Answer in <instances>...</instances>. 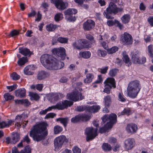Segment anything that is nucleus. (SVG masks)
<instances>
[{
	"instance_id": "0eeeda50",
	"label": "nucleus",
	"mask_w": 153,
	"mask_h": 153,
	"mask_svg": "<svg viewBox=\"0 0 153 153\" xmlns=\"http://www.w3.org/2000/svg\"><path fill=\"white\" fill-rule=\"evenodd\" d=\"M64 66V64L63 62L53 57L46 68L51 70H57L61 69Z\"/></svg>"
},
{
	"instance_id": "6e6d98bb",
	"label": "nucleus",
	"mask_w": 153,
	"mask_h": 153,
	"mask_svg": "<svg viewBox=\"0 0 153 153\" xmlns=\"http://www.w3.org/2000/svg\"><path fill=\"white\" fill-rule=\"evenodd\" d=\"M73 153H81V150L77 146H74L72 149Z\"/></svg>"
},
{
	"instance_id": "2eb2a0df",
	"label": "nucleus",
	"mask_w": 153,
	"mask_h": 153,
	"mask_svg": "<svg viewBox=\"0 0 153 153\" xmlns=\"http://www.w3.org/2000/svg\"><path fill=\"white\" fill-rule=\"evenodd\" d=\"M64 95L60 93H52L50 94L48 97V99L51 102H56L60 98L64 97Z\"/></svg>"
},
{
	"instance_id": "b1692460",
	"label": "nucleus",
	"mask_w": 153,
	"mask_h": 153,
	"mask_svg": "<svg viewBox=\"0 0 153 153\" xmlns=\"http://www.w3.org/2000/svg\"><path fill=\"white\" fill-rule=\"evenodd\" d=\"M12 143L15 144L18 142L20 139V135L17 133L13 132L12 133Z\"/></svg>"
},
{
	"instance_id": "c03bdc74",
	"label": "nucleus",
	"mask_w": 153,
	"mask_h": 153,
	"mask_svg": "<svg viewBox=\"0 0 153 153\" xmlns=\"http://www.w3.org/2000/svg\"><path fill=\"white\" fill-rule=\"evenodd\" d=\"M149 55L151 57H153V45H150L148 47Z\"/></svg>"
},
{
	"instance_id": "3c124183",
	"label": "nucleus",
	"mask_w": 153,
	"mask_h": 153,
	"mask_svg": "<svg viewBox=\"0 0 153 153\" xmlns=\"http://www.w3.org/2000/svg\"><path fill=\"white\" fill-rule=\"evenodd\" d=\"M97 53L98 55L99 56L101 57H104L107 54V52L105 51L101 50H98Z\"/></svg>"
},
{
	"instance_id": "cd10ccee",
	"label": "nucleus",
	"mask_w": 153,
	"mask_h": 153,
	"mask_svg": "<svg viewBox=\"0 0 153 153\" xmlns=\"http://www.w3.org/2000/svg\"><path fill=\"white\" fill-rule=\"evenodd\" d=\"M26 142L27 144L29 143V137L28 135H27L22 140L20 143L17 145V147L19 148L22 147L23 146L25 145V143Z\"/></svg>"
},
{
	"instance_id": "2f4dec72",
	"label": "nucleus",
	"mask_w": 153,
	"mask_h": 153,
	"mask_svg": "<svg viewBox=\"0 0 153 153\" xmlns=\"http://www.w3.org/2000/svg\"><path fill=\"white\" fill-rule=\"evenodd\" d=\"M79 55L81 56L84 58L88 59L90 57L91 53L88 51L81 52L79 53Z\"/></svg>"
},
{
	"instance_id": "412c9836",
	"label": "nucleus",
	"mask_w": 153,
	"mask_h": 153,
	"mask_svg": "<svg viewBox=\"0 0 153 153\" xmlns=\"http://www.w3.org/2000/svg\"><path fill=\"white\" fill-rule=\"evenodd\" d=\"M15 120H8L7 122L2 121L0 122V127L1 128H3L6 127H8L10 126L13 125Z\"/></svg>"
},
{
	"instance_id": "603ef678",
	"label": "nucleus",
	"mask_w": 153,
	"mask_h": 153,
	"mask_svg": "<svg viewBox=\"0 0 153 153\" xmlns=\"http://www.w3.org/2000/svg\"><path fill=\"white\" fill-rule=\"evenodd\" d=\"M131 114V111L130 109L128 108H126L121 112L122 115L126 114L129 115Z\"/></svg>"
},
{
	"instance_id": "ddd939ff",
	"label": "nucleus",
	"mask_w": 153,
	"mask_h": 153,
	"mask_svg": "<svg viewBox=\"0 0 153 153\" xmlns=\"http://www.w3.org/2000/svg\"><path fill=\"white\" fill-rule=\"evenodd\" d=\"M53 57L48 54L42 55L40 58L41 62L42 65L46 68L47 66L50 63Z\"/></svg>"
},
{
	"instance_id": "9b49d317",
	"label": "nucleus",
	"mask_w": 153,
	"mask_h": 153,
	"mask_svg": "<svg viewBox=\"0 0 153 153\" xmlns=\"http://www.w3.org/2000/svg\"><path fill=\"white\" fill-rule=\"evenodd\" d=\"M88 41L84 39H81L78 41V43L74 42L73 44L74 48L78 50L88 48L89 46Z\"/></svg>"
},
{
	"instance_id": "79ce46f5",
	"label": "nucleus",
	"mask_w": 153,
	"mask_h": 153,
	"mask_svg": "<svg viewBox=\"0 0 153 153\" xmlns=\"http://www.w3.org/2000/svg\"><path fill=\"white\" fill-rule=\"evenodd\" d=\"M81 120L83 121H86L90 119V117L86 114H82L79 115Z\"/></svg>"
},
{
	"instance_id": "f257e3e1",
	"label": "nucleus",
	"mask_w": 153,
	"mask_h": 153,
	"mask_svg": "<svg viewBox=\"0 0 153 153\" xmlns=\"http://www.w3.org/2000/svg\"><path fill=\"white\" fill-rule=\"evenodd\" d=\"M47 126V124L44 122L35 125L30 132V136L34 141L37 142L44 140L48 134Z\"/></svg>"
},
{
	"instance_id": "393cba45",
	"label": "nucleus",
	"mask_w": 153,
	"mask_h": 153,
	"mask_svg": "<svg viewBox=\"0 0 153 153\" xmlns=\"http://www.w3.org/2000/svg\"><path fill=\"white\" fill-rule=\"evenodd\" d=\"M94 78V75L92 73H88L86 75V78L84 79V82L85 83L91 82Z\"/></svg>"
},
{
	"instance_id": "69168bd1",
	"label": "nucleus",
	"mask_w": 153,
	"mask_h": 153,
	"mask_svg": "<svg viewBox=\"0 0 153 153\" xmlns=\"http://www.w3.org/2000/svg\"><path fill=\"white\" fill-rule=\"evenodd\" d=\"M86 36L87 39L91 41L92 42H95L94 37L92 36L90 34H87Z\"/></svg>"
},
{
	"instance_id": "c85d7f7f",
	"label": "nucleus",
	"mask_w": 153,
	"mask_h": 153,
	"mask_svg": "<svg viewBox=\"0 0 153 153\" xmlns=\"http://www.w3.org/2000/svg\"><path fill=\"white\" fill-rule=\"evenodd\" d=\"M100 108V107L99 105H95L88 107L87 109L90 112L95 113L97 112Z\"/></svg>"
},
{
	"instance_id": "58836bf2",
	"label": "nucleus",
	"mask_w": 153,
	"mask_h": 153,
	"mask_svg": "<svg viewBox=\"0 0 153 153\" xmlns=\"http://www.w3.org/2000/svg\"><path fill=\"white\" fill-rule=\"evenodd\" d=\"M57 26L56 25H53L52 24H50L46 26V29L47 30L50 31H52L54 30Z\"/></svg>"
},
{
	"instance_id": "0e129e2a",
	"label": "nucleus",
	"mask_w": 153,
	"mask_h": 153,
	"mask_svg": "<svg viewBox=\"0 0 153 153\" xmlns=\"http://www.w3.org/2000/svg\"><path fill=\"white\" fill-rule=\"evenodd\" d=\"M148 21L150 25L152 26H153V16L149 17L148 19Z\"/></svg>"
},
{
	"instance_id": "c9c22d12",
	"label": "nucleus",
	"mask_w": 153,
	"mask_h": 153,
	"mask_svg": "<svg viewBox=\"0 0 153 153\" xmlns=\"http://www.w3.org/2000/svg\"><path fill=\"white\" fill-rule=\"evenodd\" d=\"M104 100L105 106H109L111 102V97L109 95H108L105 97L104 98Z\"/></svg>"
},
{
	"instance_id": "5fc2aeb1",
	"label": "nucleus",
	"mask_w": 153,
	"mask_h": 153,
	"mask_svg": "<svg viewBox=\"0 0 153 153\" xmlns=\"http://www.w3.org/2000/svg\"><path fill=\"white\" fill-rule=\"evenodd\" d=\"M17 86V85L16 84H14L13 85L7 86V88L9 90V92H11L16 89Z\"/></svg>"
},
{
	"instance_id": "7ed1b4c3",
	"label": "nucleus",
	"mask_w": 153,
	"mask_h": 153,
	"mask_svg": "<svg viewBox=\"0 0 153 153\" xmlns=\"http://www.w3.org/2000/svg\"><path fill=\"white\" fill-rule=\"evenodd\" d=\"M117 115L114 114H110L105 115L102 118V120L103 123L108 121L103 127L100 128L99 132L101 133L105 132L109 129L111 128L113 124L117 122Z\"/></svg>"
},
{
	"instance_id": "49530a36",
	"label": "nucleus",
	"mask_w": 153,
	"mask_h": 153,
	"mask_svg": "<svg viewBox=\"0 0 153 153\" xmlns=\"http://www.w3.org/2000/svg\"><path fill=\"white\" fill-rule=\"evenodd\" d=\"M63 14L61 13H59L56 14L54 17V19L55 21L58 22L62 19L63 18Z\"/></svg>"
},
{
	"instance_id": "09e8293b",
	"label": "nucleus",
	"mask_w": 153,
	"mask_h": 153,
	"mask_svg": "<svg viewBox=\"0 0 153 153\" xmlns=\"http://www.w3.org/2000/svg\"><path fill=\"white\" fill-rule=\"evenodd\" d=\"M118 71V69L116 68L111 69L109 72V74L112 76H114L116 75Z\"/></svg>"
},
{
	"instance_id": "7c9ffc66",
	"label": "nucleus",
	"mask_w": 153,
	"mask_h": 153,
	"mask_svg": "<svg viewBox=\"0 0 153 153\" xmlns=\"http://www.w3.org/2000/svg\"><path fill=\"white\" fill-rule=\"evenodd\" d=\"M57 121H60L62 124L64 126L66 127L69 120L68 117L65 118H59L56 119Z\"/></svg>"
},
{
	"instance_id": "5701e85b",
	"label": "nucleus",
	"mask_w": 153,
	"mask_h": 153,
	"mask_svg": "<svg viewBox=\"0 0 153 153\" xmlns=\"http://www.w3.org/2000/svg\"><path fill=\"white\" fill-rule=\"evenodd\" d=\"M12 153H29V146H25L24 150H21L20 152H18L16 147H14L12 149Z\"/></svg>"
},
{
	"instance_id": "dca6fc26",
	"label": "nucleus",
	"mask_w": 153,
	"mask_h": 153,
	"mask_svg": "<svg viewBox=\"0 0 153 153\" xmlns=\"http://www.w3.org/2000/svg\"><path fill=\"white\" fill-rule=\"evenodd\" d=\"M135 144V141L134 139L128 138L125 141L124 148L126 150H131L134 146Z\"/></svg>"
},
{
	"instance_id": "f03ea898",
	"label": "nucleus",
	"mask_w": 153,
	"mask_h": 153,
	"mask_svg": "<svg viewBox=\"0 0 153 153\" xmlns=\"http://www.w3.org/2000/svg\"><path fill=\"white\" fill-rule=\"evenodd\" d=\"M67 97L68 99L72 101L65 100L62 102H59L54 105L55 109L63 110L67 108L68 106H71L73 104L74 102L81 100L84 98V97L82 96L81 94L79 91L75 90L71 94H68Z\"/></svg>"
},
{
	"instance_id": "72a5a7b5",
	"label": "nucleus",
	"mask_w": 153,
	"mask_h": 153,
	"mask_svg": "<svg viewBox=\"0 0 153 153\" xmlns=\"http://www.w3.org/2000/svg\"><path fill=\"white\" fill-rule=\"evenodd\" d=\"M130 19V17L129 15L126 14L124 15L121 18V20L122 22L124 24L127 23L129 22Z\"/></svg>"
},
{
	"instance_id": "4c0bfd02",
	"label": "nucleus",
	"mask_w": 153,
	"mask_h": 153,
	"mask_svg": "<svg viewBox=\"0 0 153 153\" xmlns=\"http://www.w3.org/2000/svg\"><path fill=\"white\" fill-rule=\"evenodd\" d=\"M123 61L126 64H128V66L131 65V62L128 55H125L123 54Z\"/></svg>"
},
{
	"instance_id": "c756f323",
	"label": "nucleus",
	"mask_w": 153,
	"mask_h": 153,
	"mask_svg": "<svg viewBox=\"0 0 153 153\" xmlns=\"http://www.w3.org/2000/svg\"><path fill=\"white\" fill-rule=\"evenodd\" d=\"M28 62L27 57H22L19 58L18 61V65L20 66L24 65L25 64Z\"/></svg>"
},
{
	"instance_id": "13d9d810",
	"label": "nucleus",
	"mask_w": 153,
	"mask_h": 153,
	"mask_svg": "<svg viewBox=\"0 0 153 153\" xmlns=\"http://www.w3.org/2000/svg\"><path fill=\"white\" fill-rule=\"evenodd\" d=\"M118 98L119 100L122 102H125L126 101V100L124 97V95L120 93L119 94Z\"/></svg>"
},
{
	"instance_id": "20e7f679",
	"label": "nucleus",
	"mask_w": 153,
	"mask_h": 153,
	"mask_svg": "<svg viewBox=\"0 0 153 153\" xmlns=\"http://www.w3.org/2000/svg\"><path fill=\"white\" fill-rule=\"evenodd\" d=\"M141 88L140 82L137 80L130 82L127 88V95L132 98L136 97Z\"/></svg>"
},
{
	"instance_id": "4d7b16f0",
	"label": "nucleus",
	"mask_w": 153,
	"mask_h": 153,
	"mask_svg": "<svg viewBox=\"0 0 153 153\" xmlns=\"http://www.w3.org/2000/svg\"><path fill=\"white\" fill-rule=\"evenodd\" d=\"M108 69V67L102 68L99 69V71L102 74H105Z\"/></svg>"
},
{
	"instance_id": "aec40b11",
	"label": "nucleus",
	"mask_w": 153,
	"mask_h": 153,
	"mask_svg": "<svg viewBox=\"0 0 153 153\" xmlns=\"http://www.w3.org/2000/svg\"><path fill=\"white\" fill-rule=\"evenodd\" d=\"M95 22L91 20H88L83 24L84 29L86 30H89L94 27Z\"/></svg>"
},
{
	"instance_id": "37998d69",
	"label": "nucleus",
	"mask_w": 153,
	"mask_h": 153,
	"mask_svg": "<svg viewBox=\"0 0 153 153\" xmlns=\"http://www.w3.org/2000/svg\"><path fill=\"white\" fill-rule=\"evenodd\" d=\"M118 47L116 46H114L108 50V53L109 54H111L115 53L118 50Z\"/></svg>"
},
{
	"instance_id": "473e14b6",
	"label": "nucleus",
	"mask_w": 153,
	"mask_h": 153,
	"mask_svg": "<svg viewBox=\"0 0 153 153\" xmlns=\"http://www.w3.org/2000/svg\"><path fill=\"white\" fill-rule=\"evenodd\" d=\"M131 60L132 62L135 64H140L141 61L138 55L136 53L134 54L131 57Z\"/></svg>"
},
{
	"instance_id": "338daca9",
	"label": "nucleus",
	"mask_w": 153,
	"mask_h": 153,
	"mask_svg": "<svg viewBox=\"0 0 153 153\" xmlns=\"http://www.w3.org/2000/svg\"><path fill=\"white\" fill-rule=\"evenodd\" d=\"M43 87V85L42 84H37L36 85V89L39 91L42 90Z\"/></svg>"
},
{
	"instance_id": "423d86ee",
	"label": "nucleus",
	"mask_w": 153,
	"mask_h": 153,
	"mask_svg": "<svg viewBox=\"0 0 153 153\" xmlns=\"http://www.w3.org/2000/svg\"><path fill=\"white\" fill-rule=\"evenodd\" d=\"M68 141V139L64 135H60L56 138L54 140L55 150L58 151L61 148L64 143Z\"/></svg>"
},
{
	"instance_id": "ea45409f",
	"label": "nucleus",
	"mask_w": 153,
	"mask_h": 153,
	"mask_svg": "<svg viewBox=\"0 0 153 153\" xmlns=\"http://www.w3.org/2000/svg\"><path fill=\"white\" fill-rule=\"evenodd\" d=\"M102 148L106 151H109L111 149V147L110 145L107 143H104L102 146Z\"/></svg>"
},
{
	"instance_id": "6ab92c4d",
	"label": "nucleus",
	"mask_w": 153,
	"mask_h": 153,
	"mask_svg": "<svg viewBox=\"0 0 153 153\" xmlns=\"http://www.w3.org/2000/svg\"><path fill=\"white\" fill-rule=\"evenodd\" d=\"M137 129V127L135 124H129L127 125L126 130L128 133L134 134L136 133Z\"/></svg>"
},
{
	"instance_id": "e2e57ef3",
	"label": "nucleus",
	"mask_w": 153,
	"mask_h": 153,
	"mask_svg": "<svg viewBox=\"0 0 153 153\" xmlns=\"http://www.w3.org/2000/svg\"><path fill=\"white\" fill-rule=\"evenodd\" d=\"M85 107L82 106H78L77 108H76V111H82L85 110Z\"/></svg>"
},
{
	"instance_id": "a19ab883",
	"label": "nucleus",
	"mask_w": 153,
	"mask_h": 153,
	"mask_svg": "<svg viewBox=\"0 0 153 153\" xmlns=\"http://www.w3.org/2000/svg\"><path fill=\"white\" fill-rule=\"evenodd\" d=\"M4 97L5 100L7 101L13 99L14 97L9 93H6L4 95Z\"/></svg>"
},
{
	"instance_id": "a18cd8bd",
	"label": "nucleus",
	"mask_w": 153,
	"mask_h": 153,
	"mask_svg": "<svg viewBox=\"0 0 153 153\" xmlns=\"http://www.w3.org/2000/svg\"><path fill=\"white\" fill-rule=\"evenodd\" d=\"M15 103L16 104H24L27 103L28 102V100H15Z\"/></svg>"
},
{
	"instance_id": "052dcab7",
	"label": "nucleus",
	"mask_w": 153,
	"mask_h": 153,
	"mask_svg": "<svg viewBox=\"0 0 153 153\" xmlns=\"http://www.w3.org/2000/svg\"><path fill=\"white\" fill-rule=\"evenodd\" d=\"M19 33V31L16 30H14L11 31L10 33V35L11 36L13 37L18 35Z\"/></svg>"
},
{
	"instance_id": "1a4fd4ad",
	"label": "nucleus",
	"mask_w": 153,
	"mask_h": 153,
	"mask_svg": "<svg viewBox=\"0 0 153 153\" xmlns=\"http://www.w3.org/2000/svg\"><path fill=\"white\" fill-rule=\"evenodd\" d=\"M97 129L94 128L93 127H89L86 128L85 131V134L86 135V140L88 142L93 139L97 135Z\"/></svg>"
},
{
	"instance_id": "de8ad7c7",
	"label": "nucleus",
	"mask_w": 153,
	"mask_h": 153,
	"mask_svg": "<svg viewBox=\"0 0 153 153\" xmlns=\"http://www.w3.org/2000/svg\"><path fill=\"white\" fill-rule=\"evenodd\" d=\"M12 79L15 80H18L20 78V76L17 74L16 72H13L10 75Z\"/></svg>"
},
{
	"instance_id": "4468645a",
	"label": "nucleus",
	"mask_w": 153,
	"mask_h": 153,
	"mask_svg": "<svg viewBox=\"0 0 153 153\" xmlns=\"http://www.w3.org/2000/svg\"><path fill=\"white\" fill-rule=\"evenodd\" d=\"M52 52L54 55L60 57L63 60L66 56L65 49L63 47L55 48L52 50Z\"/></svg>"
},
{
	"instance_id": "f8f14e48",
	"label": "nucleus",
	"mask_w": 153,
	"mask_h": 153,
	"mask_svg": "<svg viewBox=\"0 0 153 153\" xmlns=\"http://www.w3.org/2000/svg\"><path fill=\"white\" fill-rule=\"evenodd\" d=\"M77 12V10L75 8H69L64 12L66 19L69 21H74L76 18L73 14H75Z\"/></svg>"
},
{
	"instance_id": "a878e982",
	"label": "nucleus",
	"mask_w": 153,
	"mask_h": 153,
	"mask_svg": "<svg viewBox=\"0 0 153 153\" xmlns=\"http://www.w3.org/2000/svg\"><path fill=\"white\" fill-rule=\"evenodd\" d=\"M47 75L48 74L46 72L41 71L38 72L37 78L38 79L41 80L46 78Z\"/></svg>"
},
{
	"instance_id": "774afa93",
	"label": "nucleus",
	"mask_w": 153,
	"mask_h": 153,
	"mask_svg": "<svg viewBox=\"0 0 153 153\" xmlns=\"http://www.w3.org/2000/svg\"><path fill=\"white\" fill-rule=\"evenodd\" d=\"M100 42L102 47L105 49H106L108 47V45L106 42L103 41H100Z\"/></svg>"
},
{
	"instance_id": "680f3d73",
	"label": "nucleus",
	"mask_w": 153,
	"mask_h": 153,
	"mask_svg": "<svg viewBox=\"0 0 153 153\" xmlns=\"http://www.w3.org/2000/svg\"><path fill=\"white\" fill-rule=\"evenodd\" d=\"M55 116L56 114L53 113H50L47 114L45 117V119H48L50 118H53Z\"/></svg>"
},
{
	"instance_id": "f704fd0d",
	"label": "nucleus",
	"mask_w": 153,
	"mask_h": 153,
	"mask_svg": "<svg viewBox=\"0 0 153 153\" xmlns=\"http://www.w3.org/2000/svg\"><path fill=\"white\" fill-rule=\"evenodd\" d=\"M19 50V53L25 56L29 54V49L27 48H20Z\"/></svg>"
},
{
	"instance_id": "6e6552de",
	"label": "nucleus",
	"mask_w": 153,
	"mask_h": 153,
	"mask_svg": "<svg viewBox=\"0 0 153 153\" xmlns=\"http://www.w3.org/2000/svg\"><path fill=\"white\" fill-rule=\"evenodd\" d=\"M104 83L105 88L103 92L108 94L110 93V90L112 88H116L115 80L113 78H108L105 81Z\"/></svg>"
},
{
	"instance_id": "f3484780",
	"label": "nucleus",
	"mask_w": 153,
	"mask_h": 153,
	"mask_svg": "<svg viewBox=\"0 0 153 153\" xmlns=\"http://www.w3.org/2000/svg\"><path fill=\"white\" fill-rule=\"evenodd\" d=\"M122 42L123 45H129L132 43V36L129 33H125L122 38Z\"/></svg>"
},
{
	"instance_id": "a211bd4d",
	"label": "nucleus",
	"mask_w": 153,
	"mask_h": 153,
	"mask_svg": "<svg viewBox=\"0 0 153 153\" xmlns=\"http://www.w3.org/2000/svg\"><path fill=\"white\" fill-rule=\"evenodd\" d=\"M51 2L53 3L56 8L59 10H63L66 7V4L62 0H51Z\"/></svg>"
},
{
	"instance_id": "bb28decb",
	"label": "nucleus",
	"mask_w": 153,
	"mask_h": 153,
	"mask_svg": "<svg viewBox=\"0 0 153 153\" xmlns=\"http://www.w3.org/2000/svg\"><path fill=\"white\" fill-rule=\"evenodd\" d=\"M29 97L31 101H38L40 98V97L37 94L33 92H29Z\"/></svg>"
},
{
	"instance_id": "39448f33",
	"label": "nucleus",
	"mask_w": 153,
	"mask_h": 153,
	"mask_svg": "<svg viewBox=\"0 0 153 153\" xmlns=\"http://www.w3.org/2000/svg\"><path fill=\"white\" fill-rule=\"evenodd\" d=\"M123 10L122 8L117 7L114 3L111 2L109 3L108 7L104 11L103 14L107 19H112L114 17L111 16V14L113 13L115 14L118 12L122 11Z\"/></svg>"
},
{
	"instance_id": "e433bc0d",
	"label": "nucleus",
	"mask_w": 153,
	"mask_h": 153,
	"mask_svg": "<svg viewBox=\"0 0 153 153\" xmlns=\"http://www.w3.org/2000/svg\"><path fill=\"white\" fill-rule=\"evenodd\" d=\"M63 130L62 127L57 125L54 126V132L55 134H58L61 132Z\"/></svg>"
},
{
	"instance_id": "8fccbe9b",
	"label": "nucleus",
	"mask_w": 153,
	"mask_h": 153,
	"mask_svg": "<svg viewBox=\"0 0 153 153\" xmlns=\"http://www.w3.org/2000/svg\"><path fill=\"white\" fill-rule=\"evenodd\" d=\"M58 41L61 43H66L68 41V39L66 38L60 37L58 39Z\"/></svg>"
},
{
	"instance_id": "4be33fe9",
	"label": "nucleus",
	"mask_w": 153,
	"mask_h": 153,
	"mask_svg": "<svg viewBox=\"0 0 153 153\" xmlns=\"http://www.w3.org/2000/svg\"><path fill=\"white\" fill-rule=\"evenodd\" d=\"M15 95L16 97L22 98L25 95L26 90L24 88H21L15 91Z\"/></svg>"
},
{
	"instance_id": "864d4df0",
	"label": "nucleus",
	"mask_w": 153,
	"mask_h": 153,
	"mask_svg": "<svg viewBox=\"0 0 153 153\" xmlns=\"http://www.w3.org/2000/svg\"><path fill=\"white\" fill-rule=\"evenodd\" d=\"M80 120L79 115H77L71 119V122L73 123H75Z\"/></svg>"
},
{
	"instance_id": "bf43d9fd",
	"label": "nucleus",
	"mask_w": 153,
	"mask_h": 153,
	"mask_svg": "<svg viewBox=\"0 0 153 153\" xmlns=\"http://www.w3.org/2000/svg\"><path fill=\"white\" fill-rule=\"evenodd\" d=\"M117 20H108L107 21V23L108 25L109 26H111L115 24L116 23V21Z\"/></svg>"
},
{
	"instance_id": "9d476101",
	"label": "nucleus",
	"mask_w": 153,
	"mask_h": 153,
	"mask_svg": "<svg viewBox=\"0 0 153 153\" xmlns=\"http://www.w3.org/2000/svg\"><path fill=\"white\" fill-rule=\"evenodd\" d=\"M27 115L22 114L20 115H18L16 116L15 120L17 123L15 125L18 128H19L21 125H23V127H25L26 125L28 123V121L26 120L27 118Z\"/></svg>"
}]
</instances>
